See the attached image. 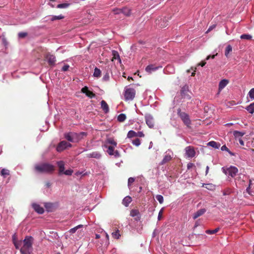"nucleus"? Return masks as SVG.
<instances>
[{
	"label": "nucleus",
	"mask_w": 254,
	"mask_h": 254,
	"mask_svg": "<svg viewBox=\"0 0 254 254\" xmlns=\"http://www.w3.org/2000/svg\"><path fill=\"white\" fill-rule=\"evenodd\" d=\"M34 240L33 237L31 236H26L25 237L23 240V246L20 250L21 254H31L33 251Z\"/></svg>",
	"instance_id": "obj_1"
},
{
	"label": "nucleus",
	"mask_w": 254,
	"mask_h": 254,
	"mask_svg": "<svg viewBox=\"0 0 254 254\" xmlns=\"http://www.w3.org/2000/svg\"><path fill=\"white\" fill-rule=\"evenodd\" d=\"M35 170L38 173H50L53 172L55 167L50 163H44L35 165Z\"/></svg>",
	"instance_id": "obj_2"
},
{
	"label": "nucleus",
	"mask_w": 254,
	"mask_h": 254,
	"mask_svg": "<svg viewBox=\"0 0 254 254\" xmlns=\"http://www.w3.org/2000/svg\"><path fill=\"white\" fill-rule=\"evenodd\" d=\"M222 170L226 175L232 178H234L238 173V168L233 166H230L229 167H223Z\"/></svg>",
	"instance_id": "obj_3"
},
{
	"label": "nucleus",
	"mask_w": 254,
	"mask_h": 254,
	"mask_svg": "<svg viewBox=\"0 0 254 254\" xmlns=\"http://www.w3.org/2000/svg\"><path fill=\"white\" fill-rule=\"evenodd\" d=\"M178 116L180 117L184 124L188 127H190L191 121L189 115L185 112H181L180 108L177 110Z\"/></svg>",
	"instance_id": "obj_4"
},
{
	"label": "nucleus",
	"mask_w": 254,
	"mask_h": 254,
	"mask_svg": "<svg viewBox=\"0 0 254 254\" xmlns=\"http://www.w3.org/2000/svg\"><path fill=\"white\" fill-rule=\"evenodd\" d=\"M135 91L133 88H129L127 89L125 92V98L126 100H132L134 98Z\"/></svg>",
	"instance_id": "obj_5"
},
{
	"label": "nucleus",
	"mask_w": 254,
	"mask_h": 254,
	"mask_svg": "<svg viewBox=\"0 0 254 254\" xmlns=\"http://www.w3.org/2000/svg\"><path fill=\"white\" fill-rule=\"evenodd\" d=\"M71 144L70 143L67 142L66 141L63 140L61 141L57 147V151L58 152H61L64 150L71 147Z\"/></svg>",
	"instance_id": "obj_6"
},
{
	"label": "nucleus",
	"mask_w": 254,
	"mask_h": 254,
	"mask_svg": "<svg viewBox=\"0 0 254 254\" xmlns=\"http://www.w3.org/2000/svg\"><path fill=\"white\" fill-rule=\"evenodd\" d=\"M173 156V152L170 150L168 149L167 151H166V152L164 154V156L163 157V160L160 163L161 165H163L170 160H171Z\"/></svg>",
	"instance_id": "obj_7"
},
{
	"label": "nucleus",
	"mask_w": 254,
	"mask_h": 254,
	"mask_svg": "<svg viewBox=\"0 0 254 254\" xmlns=\"http://www.w3.org/2000/svg\"><path fill=\"white\" fill-rule=\"evenodd\" d=\"M145 122L150 128H153L154 126V119L153 116L149 114L145 115Z\"/></svg>",
	"instance_id": "obj_8"
},
{
	"label": "nucleus",
	"mask_w": 254,
	"mask_h": 254,
	"mask_svg": "<svg viewBox=\"0 0 254 254\" xmlns=\"http://www.w3.org/2000/svg\"><path fill=\"white\" fill-rule=\"evenodd\" d=\"M186 154L189 158H192L195 155V151L193 148L190 146H189L185 148Z\"/></svg>",
	"instance_id": "obj_9"
},
{
	"label": "nucleus",
	"mask_w": 254,
	"mask_h": 254,
	"mask_svg": "<svg viewBox=\"0 0 254 254\" xmlns=\"http://www.w3.org/2000/svg\"><path fill=\"white\" fill-rule=\"evenodd\" d=\"M81 92L82 93L85 94L88 97L90 98H94L95 97V94L92 91L89 90L88 87L87 86L83 87L81 90Z\"/></svg>",
	"instance_id": "obj_10"
},
{
	"label": "nucleus",
	"mask_w": 254,
	"mask_h": 254,
	"mask_svg": "<svg viewBox=\"0 0 254 254\" xmlns=\"http://www.w3.org/2000/svg\"><path fill=\"white\" fill-rule=\"evenodd\" d=\"M162 67V66H156L154 64H149L146 67L145 70L148 73H151L152 71H156Z\"/></svg>",
	"instance_id": "obj_11"
},
{
	"label": "nucleus",
	"mask_w": 254,
	"mask_h": 254,
	"mask_svg": "<svg viewBox=\"0 0 254 254\" xmlns=\"http://www.w3.org/2000/svg\"><path fill=\"white\" fill-rule=\"evenodd\" d=\"M32 206L34 210L38 213L42 214L44 212V208L39 204L34 203L32 204Z\"/></svg>",
	"instance_id": "obj_12"
},
{
	"label": "nucleus",
	"mask_w": 254,
	"mask_h": 254,
	"mask_svg": "<svg viewBox=\"0 0 254 254\" xmlns=\"http://www.w3.org/2000/svg\"><path fill=\"white\" fill-rule=\"evenodd\" d=\"M88 158H93L97 159L101 157V154L98 151H94L86 155Z\"/></svg>",
	"instance_id": "obj_13"
},
{
	"label": "nucleus",
	"mask_w": 254,
	"mask_h": 254,
	"mask_svg": "<svg viewBox=\"0 0 254 254\" xmlns=\"http://www.w3.org/2000/svg\"><path fill=\"white\" fill-rule=\"evenodd\" d=\"M46 58L47 59L48 62L51 65L54 66L55 65V62L56 61V57L54 55H47Z\"/></svg>",
	"instance_id": "obj_14"
},
{
	"label": "nucleus",
	"mask_w": 254,
	"mask_h": 254,
	"mask_svg": "<svg viewBox=\"0 0 254 254\" xmlns=\"http://www.w3.org/2000/svg\"><path fill=\"white\" fill-rule=\"evenodd\" d=\"M64 18V16L62 15H59L58 16L56 15H53L51 17L50 16H47L45 18L46 19L45 21H48L51 20V21H53L57 20H60L62 19H63Z\"/></svg>",
	"instance_id": "obj_15"
},
{
	"label": "nucleus",
	"mask_w": 254,
	"mask_h": 254,
	"mask_svg": "<svg viewBox=\"0 0 254 254\" xmlns=\"http://www.w3.org/2000/svg\"><path fill=\"white\" fill-rule=\"evenodd\" d=\"M57 163L59 168V174L60 175H61L64 171V163L63 161H58Z\"/></svg>",
	"instance_id": "obj_16"
},
{
	"label": "nucleus",
	"mask_w": 254,
	"mask_h": 254,
	"mask_svg": "<svg viewBox=\"0 0 254 254\" xmlns=\"http://www.w3.org/2000/svg\"><path fill=\"white\" fill-rule=\"evenodd\" d=\"M229 80L226 79L221 80L219 83V91L220 92L228 84Z\"/></svg>",
	"instance_id": "obj_17"
},
{
	"label": "nucleus",
	"mask_w": 254,
	"mask_h": 254,
	"mask_svg": "<svg viewBox=\"0 0 254 254\" xmlns=\"http://www.w3.org/2000/svg\"><path fill=\"white\" fill-rule=\"evenodd\" d=\"M206 211V210L205 208H202L198 211H197L196 212H195L192 216V218L193 219H196L198 217L201 216L203 215L205 212Z\"/></svg>",
	"instance_id": "obj_18"
},
{
	"label": "nucleus",
	"mask_w": 254,
	"mask_h": 254,
	"mask_svg": "<svg viewBox=\"0 0 254 254\" xmlns=\"http://www.w3.org/2000/svg\"><path fill=\"white\" fill-rule=\"evenodd\" d=\"M101 106L102 109L104 111L105 113H108L109 112V106L104 100H102L101 102Z\"/></svg>",
	"instance_id": "obj_19"
},
{
	"label": "nucleus",
	"mask_w": 254,
	"mask_h": 254,
	"mask_svg": "<svg viewBox=\"0 0 254 254\" xmlns=\"http://www.w3.org/2000/svg\"><path fill=\"white\" fill-rule=\"evenodd\" d=\"M44 206L48 212H52L54 207V204L51 202H45L44 203Z\"/></svg>",
	"instance_id": "obj_20"
},
{
	"label": "nucleus",
	"mask_w": 254,
	"mask_h": 254,
	"mask_svg": "<svg viewBox=\"0 0 254 254\" xmlns=\"http://www.w3.org/2000/svg\"><path fill=\"white\" fill-rule=\"evenodd\" d=\"M72 134L73 142H77L82 139V136H80V134H78V133L72 132Z\"/></svg>",
	"instance_id": "obj_21"
},
{
	"label": "nucleus",
	"mask_w": 254,
	"mask_h": 254,
	"mask_svg": "<svg viewBox=\"0 0 254 254\" xmlns=\"http://www.w3.org/2000/svg\"><path fill=\"white\" fill-rule=\"evenodd\" d=\"M207 145L209 146H211L215 149H218L220 147V144L217 143L214 141H209Z\"/></svg>",
	"instance_id": "obj_22"
},
{
	"label": "nucleus",
	"mask_w": 254,
	"mask_h": 254,
	"mask_svg": "<svg viewBox=\"0 0 254 254\" xmlns=\"http://www.w3.org/2000/svg\"><path fill=\"white\" fill-rule=\"evenodd\" d=\"M131 197L129 196H126L123 200V204L125 206H128L129 203L131 201Z\"/></svg>",
	"instance_id": "obj_23"
},
{
	"label": "nucleus",
	"mask_w": 254,
	"mask_h": 254,
	"mask_svg": "<svg viewBox=\"0 0 254 254\" xmlns=\"http://www.w3.org/2000/svg\"><path fill=\"white\" fill-rule=\"evenodd\" d=\"M106 143L112 145V147H115L117 146V143L115 140L111 137L108 138L106 140Z\"/></svg>",
	"instance_id": "obj_24"
},
{
	"label": "nucleus",
	"mask_w": 254,
	"mask_h": 254,
	"mask_svg": "<svg viewBox=\"0 0 254 254\" xmlns=\"http://www.w3.org/2000/svg\"><path fill=\"white\" fill-rule=\"evenodd\" d=\"M246 110L250 114L254 113V102L246 107Z\"/></svg>",
	"instance_id": "obj_25"
},
{
	"label": "nucleus",
	"mask_w": 254,
	"mask_h": 254,
	"mask_svg": "<svg viewBox=\"0 0 254 254\" xmlns=\"http://www.w3.org/2000/svg\"><path fill=\"white\" fill-rule=\"evenodd\" d=\"M72 132H69L67 133H64V137L66 139H67L68 141L73 142V138H72Z\"/></svg>",
	"instance_id": "obj_26"
},
{
	"label": "nucleus",
	"mask_w": 254,
	"mask_h": 254,
	"mask_svg": "<svg viewBox=\"0 0 254 254\" xmlns=\"http://www.w3.org/2000/svg\"><path fill=\"white\" fill-rule=\"evenodd\" d=\"M0 174L3 178H6L9 175V171L6 169H2L0 172Z\"/></svg>",
	"instance_id": "obj_27"
},
{
	"label": "nucleus",
	"mask_w": 254,
	"mask_h": 254,
	"mask_svg": "<svg viewBox=\"0 0 254 254\" xmlns=\"http://www.w3.org/2000/svg\"><path fill=\"white\" fill-rule=\"evenodd\" d=\"M233 134L236 138L239 139L241 138V137H242L245 134V132L235 130L233 132Z\"/></svg>",
	"instance_id": "obj_28"
},
{
	"label": "nucleus",
	"mask_w": 254,
	"mask_h": 254,
	"mask_svg": "<svg viewBox=\"0 0 254 254\" xmlns=\"http://www.w3.org/2000/svg\"><path fill=\"white\" fill-rule=\"evenodd\" d=\"M112 53L113 58L114 59H117V60H118L119 62L121 63V60L120 59V55L119 54V53L117 51H115V50L112 51Z\"/></svg>",
	"instance_id": "obj_29"
},
{
	"label": "nucleus",
	"mask_w": 254,
	"mask_h": 254,
	"mask_svg": "<svg viewBox=\"0 0 254 254\" xmlns=\"http://www.w3.org/2000/svg\"><path fill=\"white\" fill-rule=\"evenodd\" d=\"M232 51V47L230 45H228L227 46L225 51V55L226 57H228L229 56V54L230 52Z\"/></svg>",
	"instance_id": "obj_30"
},
{
	"label": "nucleus",
	"mask_w": 254,
	"mask_h": 254,
	"mask_svg": "<svg viewBox=\"0 0 254 254\" xmlns=\"http://www.w3.org/2000/svg\"><path fill=\"white\" fill-rule=\"evenodd\" d=\"M112 237L116 239H119L121 236V235L119 233V230H117L115 231L112 233Z\"/></svg>",
	"instance_id": "obj_31"
},
{
	"label": "nucleus",
	"mask_w": 254,
	"mask_h": 254,
	"mask_svg": "<svg viewBox=\"0 0 254 254\" xmlns=\"http://www.w3.org/2000/svg\"><path fill=\"white\" fill-rule=\"evenodd\" d=\"M105 147H106V148H108V150L107 151V153L110 155H113V153L114 152V147H112L111 146H108L107 147V146L106 145H105Z\"/></svg>",
	"instance_id": "obj_32"
},
{
	"label": "nucleus",
	"mask_w": 254,
	"mask_h": 254,
	"mask_svg": "<svg viewBox=\"0 0 254 254\" xmlns=\"http://www.w3.org/2000/svg\"><path fill=\"white\" fill-rule=\"evenodd\" d=\"M219 230V228L218 227L214 230H206L205 233L209 235H212L218 232Z\"/></svg>",
	"instance_id": "obj_33"
},
{
	"label": "nucleus",
	"mask_w": 254,
	"mask_h": 254,
	"mask_svg": "<svg viewBox=\"0 0 254 254\" xmlns=\"http://www.w3.org/2000/svg\"><path fill=\"white\" fill-rule=\"evenodd\" d=\"M70 5L69 3H63L57 5V7L58 8H66Z\"/></svg>",
	"instance_id": "obj_34"
},
{
	"label": "nucleus",
	"mask_w": 254,
	"mask_h": 254,
	"mask_svg": "<svg viewBox=\"0 0 254 254\" xmlns=\"http://www.w3.org/2000/svg\"><path fill=\"white\" fill-rule=\"evenodd\" d=\"M100 75H101V70L97 67H96L94 69L93 76L96 77H99L100 76Z\"/></svg>",
	"instance_id": "obj_35"
},
{
	"label": "nucleus",
	"mask_w": 254,
	"mask_h": 254,
	"mask_svg": "<svg viewBox=\"0 0 254 254\" xmlns=\"http://www.w3.org/2000/svg\"><path fill=\"white\" fill-rule=\"evenodd\" d=\"M126 119V116L124 114H121L118 117V121L120 122H124Z\"/></svg>",
	"instance_id": "obj_36"
},
{
	"label": "nucleus",
	"mask_w": 254,
	"mask_h": 254,
	"mask_svg": "<svg viewBox=\"0 0 254 254\" xmlns=\"http://www.w3.org/2000/svg\"><path fill=\"white\" fill-rule=\"evenodd\" d=\"M136 132H135L134 131H133L132 130H129L127 134V136L128 138H132L133 137L136 136Z\"/></svg>",
	"instance_id": "obj_37"
},
{
	"label": "nucleus",
	"mask_w": 254,
	"mask_h": 254,
	"mask_svg": "<svg viewBox=\"0 0 254 254\" xmlns=\"http://www.w3.org/2000/svg\"><path fill=\"white\" fill-rule=\"evenodd\" d=\"M242 39L251 40L252 38V36L250 34H242L240 36Z\"/></svg>",
	"instance_id": "obj_38"
},
{
	"label": "nucleus",
	"mask_w": 254,
	"mask_h": 254,
	"mask_svg": "<svg viewBox=\"0 0 254 254\" xmlns=\"http://www.w3.org/2000/svg\"><path fill=\"white\" fill-rule=\"evenodd\" d=\"M156 198L160 204H162L163 203L164 198L162 195H161V194L156 195Z\"/></svg>",
	"instance_id": "obj_39"
},
{
	"label": "nucleus",
	"mask_w": 254,
	"mask_h": 254,
	"mask_svg": "<svg viewBox=\"0 0 254 254\" xmlns=\"http://www.w3.org/2000/svg\"><path fill=\"white\" fill-rule=\"evenodd\" d=\"M248 95L251 100H254V88L250 90L248 93Z\"/></svg>",
	"instance_id": "obj_40"
},
{
	"label": "nucleus",
	"mask_w": 254,
	"mask_h": 254,
	"mask_svg": "<svg viewBox=\"0 0 254 254\" xmlns=\"http://www.w3.org/2000/svg\"><path fill=\"white\" fill-rule=\"evenodd\" d=\"M132 143L136 146H138L140 144V140L139 138H136L132 140Z\"/></svg>",
	"instance_id": "obj_41"
},
{
	"label": "nucleus",
	"mask_w": 254,
	"mask_h": 254,
	"mask_svg": "<svg viewBox=\"0 0 254 254\" xmlns=\"http://www.w3.org/2000/svg\"><path fill=\"white\" fill-rule=\"evenodd\" d=\"M139 214V212L138 210L135 209H132L130 211V216L132 217H134L137 216Z\"/></svg>",
	"instance_id": "obj_42"
},
{
	"label": "nucleus",
	"mask_w": 254,
	"mask_h": 254,
	"mask_svg": "<svg viewBox=\"0 0 254 254\" xmlns=\"http://www.w3.org/2000/svg\"><path fill=\"white\" fill-rule=\"evenodd\" d=\"M73 170L72 169H68L65 171H64V172L63 173V174H64L66 176H71L73 173Z\"/></svg>",
	"instance_id": "obj_43"
},
{
	"label": "nucleus",
	"mask_w": 254,
	"mask_h": 254,
	"mask_svg": "<svg viewBox=\"0 0 254 254\" xmlns=\"http://www.w3.org/2000/svg\"><path fill=\"white\" fill-rule=\"evenodd\" d=\"M134 178L132 177H130L128 179V186L129 187L131 184L134 182Z\"/></svg>",
	"instance_id": "obj_44"
},
{
	"label": "nucleus",
	"mask_w": 254,
	"mask_h": 254,
	"mask_svg": "<svg viewBox=\"0 0 254 254\" xmlns=\"http://www.w3.org/2000/svg\"><path fill=\"white\" fill-rule=\"evenodd\" d=\"M69 68V65L67 64H65L63 66V67L62 68V70L63 71H66L68 70Z\"/></svg>",
	"instance_id": "obj_45"
},
{
	"label": "nucleus",
	"mask_w": 254,
	"mask_h": 254,
	"mask_svg": "<svg viewBox=\"0 0 254 254\" xmlns=\"http://www.w3.org/2000/svg\"><path fill=\"white\" fill-rule=\"evenodd\" d=\"M27 35V33L26 32H19L18 33V37L20 38H23L25 37Z\"/></svg>",
	"instance_id": "obj_46"
},
{
	"label": "nucleus",
	"mask_w": 254,
	"mask_h": 254,
	"mask_svg": "<svg viewBox=\"0 0 254 254\" xmlns=\"http://www.w3.org/2000/svg\"><path fill=\"white\" fill-rule=\"evenodd\" d=\"M166 70L170 73H173L174 72V69L171 65H168L166 67Z\"/></svg>",
	"instance_id": "obj_47"
},
{
	"label": "nucleus",
	"mask_w": 254,
	"mask_h": 254,
	"mask_svg": "<svg viewBox=\"0 0 254 254\" xmlns=\"http://www.w3.org/2000/svg\"><path fill=\"white\" fill-rule=\"evenodd\" d=\"M163 211V208H162L160 209V210L158 213V218H157L158 221L160 220L162 218Z\"/></svg>",
	"instance_id": "obj_48"
},
{
	"label": "nucleus",
	"mask_w": 254,
	"mask_h": 254,
	"mask_svg": "<svg viewBox=\"0 0 254 254\" xmlns=\"http://www.w3.org/2000/svg\"><path fill=\"white\" fill-rule=\"evenodd\" d=\"M109 79V75L108 73H106L103 77V80L104 81H107Z\"/></svg>",
	"instance_id": "obj_49"
},
{
	"label": "nucleus",
	"mask_w": 254,
	"mask_h": 254,
	"mask_svg": "<svg viewBox=\"0 0 254 254\" xmlns=\"http://www.w3.org/2000/svg\"><path fill=\"white\" fill-rule=\"evenodd\" d=\"M136 136H138V137H143L144 136V134L143 133V132L142 131H138L137 132H136Z\"/></svg>",
	"instance_id": "obj_50"
},
{
	"label": "nucleus",
	"mask_w": 254,
	"mask_h": 254,
	"mask_svg": "<svg viewBox=\"0 0 254 254\" xmlns=\"http://www.w3.org/2000/svg\"><path fill=\"white\" fill-rule=\"evenodd\" d=\"M113 155H114L116 158H118L120 156V153L118 150L114 151Z\"/></svg>",
	"instance_id": "obj_51"
},
{
	"label": "nucleus",
	"mask_w": 254,
	"mask_h": 254,
	"mask_svg": "<svg viewBox=\"0 0 254 254\" xmlns=\"http://www.w3.org/2000/svg\"><path fill=\"white\" fill-rule=\"evenodd\" d=\"M77 230V229L76 228V227H74V228L70 229L69 230V232L71 234H74Z\"/></svg>",
	"instance_id": "obj_52"
},
{
	"label": "nucleus",
	"mask_w": 254,
	"mask_h": 254,
	"mask_svg": "<svg viewBox=\"0 0 254 254\" xmlns=\"http://www.w3.org/2000/svg\"><path fill=\"white\" fill-rule=\"evenodd\" d=\"M215 27L216 25H213L212 26H210L207 30L206 33H208L209 32L211 31L213 29L215 28Z\"/></svg>",
	"instance_id": "obj_53"
},
{
	"label": "nucleus",
	"mask_w": 254,
	"mask_h": 254,
	"mask_svg": "<svg viewBox=\"0 0 254 254\" xmlns=\"http://www.w3.org/2000/svg\"><path fill=\"white\" fill-rule=\"evenodd\" d=\"M228 147L225 145H223L221 147V150L222 151H228Z\"/></svg>",
	"instance_id": "obj_54"
},
{
	"label": "nucleus",
	"mask_w": 254,
	"mask_h": 254,
	"mask_svg": "<svg viewBox=\"0 0 254 254\" xmlns=\"http://www.w3.org/2000/svg\"><path fill=\"white\" fill-rule=\"evenodd\" d=\"M230 193V190H224L223 191V194L224 195H226L229 194Z\"/></svg>",
	"instance_id": "obj_55"
},
{
	"label": "nucleus",
	"mask_w": 254,
	"mask_h": 254,
	"mask_svg": "<svg viewBox=\"0 0 254 254\" xmlns=\"http://www.w3.org/2000/svg\"><path fill=\"white\" fill-rule=\"evenodd\" d=\"M194 166V164L192 163H189L187 164L188 169H190Z\"/></svg>",
	"instance_id": "obj_56"
},
{
	"label": "nucleus",
	"mask_w": 254,
	"mask_h": 254,
	"mask_svg": "<svg viewBox=\"0 0 254 254\" xmlns=\"http://www.w3.org/2000/svg\"><path fill=\"white\" fill-rule=\"evenodd\" d=\"M217 55V54L216 53L215 55H213L212 56H210V55H209L207 57L206 60H209L210 58L211 59H214L215 58V56H216Z\"/></svg>",
	"instance_id": "obj_57"
},
{
	"label": "nucleus",
	"mask_w": 254,
	"mask_h": 254,
	"mask_svg": "<svg viewBox=\"0 0 254 254\" xmlns=\"http://www.w3.org/2000/svg\"><path fill=\"white\" fill-rule=\"evenodd\" d=\"M251 181L250 180V185L246 189L247 191L250 194L252 195V194L250 192V185H251Z\"/></svg>",
	"instance_id": "obj_58"
},
{
	"label": "nucleus",
	"mask_w": 254,
	"mask_h": 254,
	"mask_svg": "<svg viewBox=\"0 0 254 254\" xmlns=\"http://www.w3.org/2000/svg\"><path fill=\"white\" fill-rule=\"evenodd\" d=\"M238 140H239V143L241 145H243V146L244 145V142L241 138H239Z\"/></svg>",
	"instance_id": "obj_59"
},
{
	"label": "nucleus",
	"mask_w": 254,
	"mask_h": 254,
	"mask_svg": "<svg viewBox=\"0 0 254 254\" xmlns=\"http://www.w3.org/2000/svg\"><path fill=\"white\" fill-rule=\"evenodd\" d=\"M78 134H80V136H82V138L83 136H85L86 135V133L85 132H81L79 133H78Z\"/></svg>",
	"instance_id": "obj_60"
},
{
	"label": "nucleus",
	"mask_w": 254,
	"mask_h": 254,
	"mask_svg": "<svg viewBox=\"0 0 254 254\" xmlns=\"http://www.w3.org/2000/svg\"><path fill=\"white\" fill-rule=\"evenodd\" d=\"M206 64V63L205 62H202L201 63L198 64V66L200 65L201 66H203Z\"/></svg>",
	"instance_id": "obj_61"
},
{
	"label": "nucleus",
	"mask_w": 254,
	"mask_h": 254,
	"mask_svg": "<svg viewBox=\"0 0 254 254\" xmlns=\"http://www.w3.org/2000/svg\"><path fill=\"white\" fill-rule=\"evenodd\" d=\"M233 125V123H227V124H226L225 125V126L226 127H230L231 126H232Z\"/></svg>",
	"instance_id": "obj_62"
},
{
	"label": "nucleus",
	"mask_w": 254,
	"mask_h": 254,
	"mask_svg": "<svg viewBox=\"0 0 254 254\" xmlns=\"http://www.w3.org/2000/svg\"><path fill=\"white\" fill-rule=\"evenodd\" d=\"M209 169V166H207L206 167V171H205V175H206L208 174Z\"/></svg>",
	"instance_id": "obj_63"
},
{
	"label": "nucleus",
	"mask_w": 254,
	"mask_h": 254,
	"mask_svg": "<svg viewBox=\"0 0 254 254\" xmlns=\"http://www.w3.org/2000/svg\"><path fill=\"white\" fill-rule=\"evenodd\" d=\"M46 187L47 188H49V187H50L51 186V183L50 182H47L46 184Z\"/></svg>",
	"instance_id": "obj_64"
}]
</instances>
